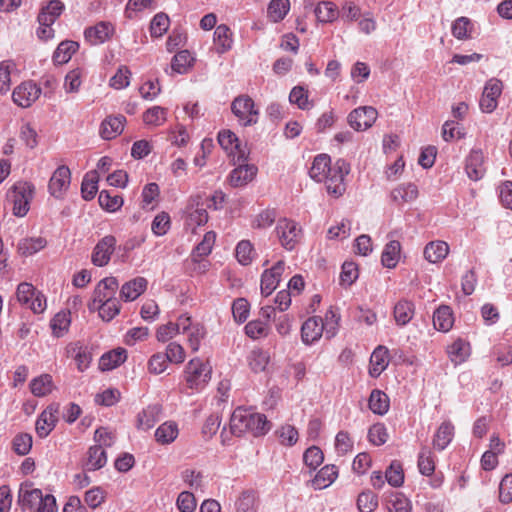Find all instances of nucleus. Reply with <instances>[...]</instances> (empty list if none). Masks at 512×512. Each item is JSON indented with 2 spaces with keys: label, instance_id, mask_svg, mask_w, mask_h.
<instances>
[{
  "label": "nucleus",
  "instance_id": "69168bd1",
  "mask_svg": "<svg viewBox=\"0 0 512 512\" xmlns=\"http://www.w3.org/2000/svg\"><path fill=\"white\" fill-rule=\"evenodd\" d=\"M357 507L360 512H374L378 507V496L370 490L358 495Z\"/></svg>",
  "mask_w": 512,
  "mask_h": 512
},
{
  "label": "nucleus",
  "instance_id": "4468645a",
  "mask_svg": "<svg viewBox=\"0 0 512 512\" xmlns=\"http://www.w3.org/2000/svg\"><path fill=\"white\" fill-rule=\"evenodd\" d=\"M116 243L117 240L112 235H106L101 238L93 249L91 255L92 263L98 267L106 266L115 250Z\"/></svg>",
  "mask_w": 512,
  "mask_h": 512
},
{
  "label": "nucleus",
  "instance_id": "ddd939ff",
  "mask_svg": "<svg viewBox=\"0 0 512 512\" xmlns=\"http://www.w3.org/2000/svg\"><path fill=\"white\" fill-rule=\"evenodd\" d=\"M59 404L48 405L38 416L35 430L40 438H46L55 428L58 422Z\"/></svg>",
  "mask_w": 512,
  "mask_h": 512
},
{
  "label": "nucleus",
  "instance_id": "603ef678",
  "mask_svg": "<svg viewBox=\"0 0 512 512\" xmlns=\"http://www.w3.org/2000/svg\"><path fill=\"white\" fill-rule=\"evenodd\" d=\"M99 176L97 171L87 173L81 184V195L84 200H92L98 191Z\"/></svg>",
  "mask_w": 512,
  "mask_h": 512
},
{
  "label": "nucleus",
  "instance_id": "412c9836",
  "mask_svg": "<svg viewBox=\"0 0 512 512\" xmlns=\"http://www.w3.org/2000/svg\"><path fill=\"white\" fill-rule=\"evenodd\" d=\"M234 168L228 177L232 187H243L251 182L257 174V167L252 164H241Z\"/></svg>",
  "mask_w": 512,
  "mask_h": 512
},
{
  "label": "nucleus",
  "instance_id": "f8f14e48",
  "mask_svg": "<svg viewBox=\"0 0 512 512\" xmlns=\"http://www.w3.org/2000/svg\"><path fill=\"white\" fill-rule=\"evenodd\" d=\"M41 95V88L32 81L19 84L12 93L13 102L22 108L30 107Z\"/></svg>",
  "mask_w": 512,
  "mask_h": 512
},
{
  "label": "nucleus",
  "instance_id": "6e6552de",
  "mask_svg": "<svg viewBox=\"0 0 512 512\" xmlns=\"http://www.w3.org/2000/svg\"><path fill=\"white\" fill-rule=\"evenodd\" d=\"M218 143L232 157L234 164L245 162L248 159L249 150L247 145L242 144L234 132L230 130L220 131Z\"/></svg>",
  "mask_w": 512,
  "mask_h": 512
},
{
  "label": "nucleus",
  "instance_id": "9d476101",
  "mask_svg": "<svg viewBox=\"0 0 512 512\" xmlns=\"http://www.w3.org/2000/svg\"><path fill=\"white\" fill-rule=\"evenodd\" d=\"M71 184V171L68 166L60 165L52 173L49 183L48 192L56 199H63Z\"/></svg>",
  "mask_w": 512,
  "mask_h": 512
},
{
  "label": "nucleus",
  "instance_id": "39448f33",
  "mask_svg": "<svg viewBox=\"0 0 512 512\" xmlns=\"http://www.w3.org/2000/svg\"><path fill=\"white\" fill-rule=\"evenodd\" d=\"M275 234L280 245L287 251L294 250L303 236L299 223L288 218H281L277 221Z\"/></svg>",
  "mask_w": 512,
  "mask_h": 512
},
{
  "label": "nucleus",
  "instance_id": "1a4fd4ad",
  "mask_svg": "<svg viewBox=\"0 0 512 512\" xmlns=\"http://www.w3.org/2000/svg\"><path fill=\"white\" fill-rule=\"evenodd\" d=\"M377 117L378 111L374 107L361 106L348 114L347 122L355 131H366L373 126Z\"/></svg>",
  "mask_w": 512,
  "mask_h": 512
},
{
  "label": "nucleus",
  "instance_id": "864d4df0",
  "mask_svg": "<svg viewBox=\"0 0 512 512\" xmlns=\"http://www.w3.org/2000/svg\"><path fill=\"white\" fill-rule=\"evenodd\" d=\"M64 10V4L60 0H51L41 10L38 15V20H42L46 23H54L57 18L62 14Z\"/></svg>",
  "mask_w": 512,
  "mask_h": 512
},
{
  "label": "nucleus",
  "instance_id": "20e7f679",
  "mask_svg": "<svg viewBox=\"0 0 512 512\" xmlns=\"http://www.w3.org/2000/svg\"><path fill=\"white\" fill-rule=\"evenodd\" d=\"M35 187L27 181L15 183L8 192V199L13 204V214L17 217L25 216L30 209Z\"/></svg>",
  "mask_w": 512,
  "mask_h": 512
},
{
  "label": "nucleus",
  "instance_id": "c9c22d12",
  "mask_svg": "<svg viewBox=\"0 0 512 512\" xmlns=\"http://www.w3.org/2000/svg\"><path fill=\"white\" fill-rule=\"evenodd\" d=\"M447 353L452 363L462 364L470 355V344L459 338L447 347Z\"/></svg>",
  "mask_w": 512,
  "mask_h": 512
},
{
  "label": "nucleus",
  "instance_id": "72a5a7b5",
  "mask_svg": "<svg viewBox=\"0 0 512 512\" xmlns=\"http://www.w3.org/2000/svg\"><path fill=\"white\" fill-rule=\"evenodd\" d=\"M125 117L122 115L108 117L100 128V135L103 139L110 140L121 134L124 129Z\"/></svg>",
  "mask_w": 512,
  "mask_h": 512
},
{
  "label": "nucleus",
  "instance_id": "bb28decb",
  "mask_svg": "<svg viewBox=\"0 0 512 512\" xmlns=\"http://www.w3.org/2000/svg\"><path fill=\"white\" fill-rule=\"evenodd\" d=\"M107 463L106 450L100 445L89 447L86 457L83 460V467L87 471H96L103 468Z\"/></svg>",
  "mask_w": 512,
  "mask_h": 512
},
{
  "label": "nucleus",
  "instance_id": "6e6d98bb",
  "mask_svg": "<svg viewBox=\"0 0 512 512\" xmlns=\"http://www.w3.org/2000/svg\"><path fill=\"white\" fill-rule=\"evenodd\" d=\"M71 324L70 312H58L50 321L52 333L56 337H62L69 329Z\"/></svg>",
  "mask_w": 512,
  "mask_h": 512
},
{
  "label": "nucleus",
  "instance_id": "423d86ee",
  "mask_svg": "<svg viewBox=\"0 0 512 512\" xmlns=\"http://www.w3.org/2000/svg\"><path fill=\"white\" fill-rule=\"evenodd\" d=\"M231 111L241 126L255 125L259 119V110L248 95H240L231 103Z\"/></svg>",
  "mask_w": 512,
  "mask_h": 512
},
{
  "label": "nucleus",
  "instance_id": "4d7b16f0",
  "mask_svg": "<svg viewBox=\"0 0 512 512\" xmlns=\"http://www.w3.org/2000/svg\"><path fill=\"white\" fill-rule=\"evenodd\" d=\"M385 479L392 487H400L404 483V472L400 461L393 460L385 471Z\"/></svg>",
  "mask_w": 512,
  "mask_h": 512
},
{
  "label": "nucleus",
  "instance_id": "e2e57ef3",
  "mask_svg": "<svg viewBox=\"0 0 512 512\" xmlns=\"http://www.w3.org/2000/svg\"><path fill=\"white\" fill-rule=\"evenodd\" d=\"M235 256L241 265H249L255 257L252 243L249 240H241L236 246Z\"/></svg>",
  "mask_w": 512,
  "mask_h": 512
},
{
  "label": "nucleus",
  "instance_id": "2eb2a0df",
  "mask_svg": "<svg viewBox=\"0 0 512 512\" xmlns=\"http://www.w3.org/2000/svg\"><path fill=\"white\" fill-rule=\"evenodd\" d=\"M285 269V262L279 260L270 269L264 270L261 275L260 290L261 294L268 297L277 288L281 276Z\"/></svg>",
  "mask_w": 512,
  "mask_h": 512
},
{
  "label": "nucleus",
  "instance_id": "cd10ccee",
  "mask_svg": "<svg viewBox=\"0 0 512 512\" xmlns=\"http://www.w3.org/2000/svg\"><path fill=\"white\" fill-rule=\"evenodd\" d=\"M148 281L144 277H136L123 284L120 290L121 298L126 301H134L147 289Z\"/></svg>",
  "mask_w": 512,
  "mask_h": 512
},
{
  "label": "nucleus",
  "instance_id": "f03ea898",
  "mask_svg": "<svg viewBox=\"0 0 512 512\" xmlns=\"http://www.w3.org/2000/svg\"><path fill=\"white\" fill-rule=\"evenodd\" d=\"M271 424L264 414L237 407L230 418V430L233 435L241 436L246 432L253 436H263L269 432Z\"/></svg>",
  "mask_w": 512,
  "mask_h": 512
},
{
  "label": "nucleus",
  "instance_id": "0e129e2a",
  "mask_svg": "<svg viewBox=\"0 0 512 512\" xmlns=\"http://www.w3.org/2000/svg\"><path fill=\"white\" fill-rule=\"evenodd\" d=\"M120 303L117 300V298H113L109 301L100 303L96 305V308H92L93 310L96 309L99 312V316L104 321H111L116 315L120 312Z\"/></svg>",
  "mask_w": 512,
  "mask_h": 512
},
{
  "label": "nucleus",
  "instance_id": "c756f323",
  "mask_svg": "<svg viewBox=\"0 0 512 512\" xmlns=\"http://www.w3.org/2000/svg\"><path fill=\"white\" fill-rule=\"evenodd\" d=\"M415 305L407 299L399 300L393 308V317L398 326H406L414 317Z\"/></svg>",
  "mask_w": 512,
  "mask_h": 512
},
{
  "label": "nucleus",
  "instance_id": "6ab92c4d",
  "mask_svg": "<svg viewBox=\"0 0 512 512\" xmlns=\"http://www.w3.org/2000/svg\"><path fill=\"white\" fill-rule=\"evenodd\" d=\"M465 170L472 181H478L485 175L484 154L480 149H473L466 158Z\"/></svg>",
  "mask_w": 512,
  "mask_h": 512
},
{
  "label": "nucleus",
  "instance_id": "b1692460",
  "mask_svg": "<svg viewBox=\"0 0 512 512\" xmlns=\"http://www.w3.org/2000/svg\"><path fill=\"white\" fill-rule=\"evenodd\" d=\"M455 434V427L450 420L443 421L437 428L432 444L437 451L445 450L452 442Z\"/></svg>",
  "mask_w": 512,
  "mask_h": 512
},
{
  "label": "nucleus",
  "instance_id": "052dcab7",
  "mask_svg": "<svg viewBox=\"0 0 512 512\" xmlns=\"http://www.w3.org/2000/svg\"><path fill=\"white\" fill-rule=\"evenodd\" d=\"M99 205L108 212H115L123 205V198L117 194L102 190L98 197Z\"/></svg>",
  "mask_w": 512,
  "mask_h": 512
},
{
  "label": "nucleus",
  "instance_id": "ea45409f",
  "mask_svg": "<svg viewBox=\"0 0 512 512\" xmlns=\"http://www.w3.org/2000/svg\"><path fill=\"white\" fill-rule=\"evenodd\" d=\"M257 499L254 489L243 490L235 501L236 512H257Z\"/></svg>",
  "mask_w": 512,
  "mask_h": 512
},
{
  "label": "nucleus",
  "instance_id": "5701e85b",
  "mask_svg": "<svg viewBox=\"0 0 512 512\" xmlns=\"http://www.w3.org/2000/svg\"><path fill=\"white\" fill-rule=\"evenodd\" d=\"M389 364V350L379 345L370 356L369 375L373 378L379 377Z\"/></svg>",
  "mask_w": 512,
  "mask_h": 512
},
{
  "label": "nucleus",
  "instance_id": "a878e982",
  "mask_svg": "<svg viewBox=\"0 0 512 512\" xmlns=\"http://www.w3.org/2000/svg\"><path fill=\"white\" fill-rule=\"evenodd\" d=\"M188 322L189 325H187L185 330H182V333L187 334V341L192 352H197L201 341L206 337L207 331L202 323L194 322L190 315H188Z\"/></svg>",
  "mask_w": 512,
  "mask_h": 512
},
{
  "label": "nucleus",
  "instance_id": "5fc2aeb1",
  "mask_svg": "<svg viewBox=\"0 0 512 512\" xmlns=\"http://www.w3.org/2000/svg\"><path fill=\"white\" fill-rule=\"evenodd\" d=\"M76 362L79 371L83 372L88 369L92 361L91 351L87 346L75 344L70 350Z\"/></svg>",
  "mask_w": 512,
  "mask_h": 512
},
{
  "label": "nucleus",
  "instance_id": "79ce46f5",
  "mask_svg": "<svg viewBox=\"0 0 512 512\" xmlns=\"http://www.w3.org/2000/svg\"><path fill=\"white\" fill-rule=\"evenodd\" d=\"M78 48L79 44L75 41H62L53 53L52 60L54 64L62 65L67 63Z\"/></svg>",
  "mask_w": 512,
  "mask_h": 512
},
{
  "label": "nucleus",
  "instance_id": "09e8293b",
  "mask_svg": "<svg viewBox=\"0 0 512 512\" xmlns=\"http://www.w3.org/2000/svg\"><path fill=\"white\" fill-rule=\"evenodd\" d=\"M290 10L289 0H272L267 8V17L273 23L282 21Z\"/></svg>",
  "mask_w": 512,
  "mask_h": 512
},
{
  "label": "nucleus",
  "instance_id": "37998d69",
  "mask_svg": "<svg viewBox=\"0 0 512 512\" xmlns=\"http://www.w3.org/2000/svg\"><path fill=\"white\" fill-rule=\"evenodd\" d=\"M389 397L381 390L374 389L371 391L368 406L369 409L377 415H384L389 410Z\"/></svg>",
  "mask_w": 512,
  "mask_h": 512
},
{
  "label": "nucleus",
  "instance_id": "f704fd0d",
  "mask_svg": "<svg viewBox=\"0 0 512 512\" xmlns=\"http://www.w3.org/2000/svg\"><path fill=\"white\" fill-rule=\"evenodd\" d=\"M449 253V246L444 241L429 242L424 248V258L433 264L442 262Z\"/></svg>",
  "mask_w": 512,
  "mask_h": 512
},
{
  "label": "nucleus",
  "instance_id": "680f3d73",
  "mask_svg": "<svg viewBox=\"0 0 512 512\" xmlns=\"http://www.w3.org/2000/svg\"><path fill=\"white\" fill-rule=\"evenodd\" d=\"M340 315L332 307L327 310L323 319L324 335L327 339L336 336L339 329Z\"/></svg>",
  "mask_w": 512,
  "mask_h": 512
},
{
  "label": "nucleus",
  "instance_id": "f257e3e1",
  "mask_svg": "<svg viewBox=\"0 0 512 512\" xmlns=\"http://www.w3.org/2000/svg\"><path fill=\"white\" fill-rule=\"evenodd\" d=\"M350 172V164L338 159L332 164L328 154H318L309 169V176L318 183H325L327 193L334 198L341 197L346 191L345 177Z\"/></svg>",
  "mask_w": 512,
  "mask_h": 512
},
{
  "label": "nucleus",
  "instance_id": "c85d7f7f",
  "mask_svg": "<svg viewBox=\"0 0 512 512\" xmlns=\"http://www.w3.org/2000/svg\"><path fill=\"white\" fill-rule=\"evenodd\" d=\"M162 407L159 404L149 405L137 415V428L149 430L159 421Z\"/></svg>",
  "mask_w": 512,
  "mask_h": 512
},
{
  "label": "nucleus",
  "instance_id": "aec40b11",
  "mask_svg": "<svg viewBox=\"0 0 512 512\" xmlns=\"http://www.w3.org/2000/svg\"><path fill=\"white\" fill-rule=\"evenodd\" d=\"M43 496L42 490L38 488H32L31 485H21L18 493V502L23 511L35 512L39 503H41V497Z\"/></svg>",
  "mask_w": 512,
  "mask_h": 512
},
{
  "label": "nucleus",
  "instance_id": "4be33fe9",
  "mask_svg": "<svg viewBox=\"0 0 512 512\" xmlns=\"http://www.w3.org/2000/svg\"><path fill=\"white\" fill-rule=\"evenodd\" d=\"M114 28L108 22H99L95 26L85 29L84 36L91 45H99L110 39Z\"/></svg>",
  "mask_w": 512,
  "mask_h": 512
},
{
  "label": "nucleus",
  "instance_id": "393cba45",
  "mask_svg": "<svg viewBox=\"0 0 512 512\" xmlns=\"http://www.w3.org/2000/svg\"><path fill=\"white\" fill-rule=\"evenodd\" d=\"M187 219L186 225L191 227L192 232H195V229L199 226H202L208 221V212L203 205H199V203L191 199L187 208Z\"/></svg>",
  "mask_w": 512,
  "mask_h": 512
},
{
  "label": "nucleus",
  "instance_id": "7ed1b4c3",
  "mask_svg": "<svg viewBox=\"0 0 512 512\" xmlns=\"http://www.w3.org/2000/svg\"><path fill=\"white\" fill-rule=\"evenodd\" d=\"M211 366L200 358L191 359L184 370L186 387L192 391H201L211 378Z\"/></svg>",
  "mask_w": 512,
  "mask_h": 512
},
{
  "label": "nucleus",
  "instance_id": "4c0bfd02",
  "mask_svg": "<svg viewBox=\"0 0 512 512\" xmlns=\"http://www.w3.org/2000/svg\"><path fill=\"white\" fill-rule=\"evenodd\" d=\"M401 244L397 240H390L384 247L381 255V263L384 267L395 268L399 262Z\"/></svg>",
  "mask_w": 512,
  "mask_h": 512
},
{
  "label": "nucleus",
  "instance_id": "0eeeda50",
  "mask_svg": "<svg viewBox=\"0 0 512 512\" xmlns=\"http://www.w3.org/2000/svg\"><path fill=\"white\" fill-rule=\"evenodd\" d=\"M16 298L18 302L29 308L33 313H43L47 308L46 297L28 282H22L17 286Z\"/></svg>",
  "mask_w": 512,
  "mask_h": 512
},
{
  "label": "nucleus",
  "instance_id": "3c124183",
  "mask_svg": "<svg viewBox=\"0 0 512 512\" xmlns=\"http://www.w3.org/2000/svg\"><path fill=\"white\" fill-rule=\"evenodd\" d=\"M248 364L255 373L263 372L270 361V355L262 349H254L248 355Z\"/></svg>",
  "mask_w": 512,
  "mask_h": 512
},
{
  "label": "nucleus",
  "instance_id": "774afa93",
  "mask_svg": "<svg viewBox=\"0 0 512 512\" xmlns=\"http://www.w3.org/2000/svg\"><path fill=\"white\" fill-rule=\"evenodd\" d=\"M324 454L322 450L317 446H311L307 448L303 454L304 464L314 471L323 463Z\"/></svg>",
  "mask_w": 512,
  "mask_h": 512
},
{
  "label": "nucleus",
  "instance_id": "f3484780",
  "mask_svg": "<svg viewBox=\"0 0 512 512\" xmlns=\"http://www.w3.org/2000/svg\"><path fill=\"white\" fill-rule=\"evenodd\" d=\"M118 289V280L115 277H106L102 279L94 290V297L90 308H96V305L115 298Z\"/></svg>",
  "mask_w": 512,
  "mask_h": 512
},
{
  "label": "nucleus",
  "instance_id": "9b49d317",
  "mask_svg": "<svg viewBox=\"0 0 512 512\" xmlns=\"http://www.w3.org/2000/svg\"><path fill=\"white\" fill-rule=\"evenodd\" d=\"M502 90L503 84L500 80L492 78L486 82L479 101V107L483 113H492L497 108Z\"/></svg>",
  "mask_w": 512,
  "mask_h": 512
},
{
  "label": "nucleus",
  "instance_id": "338daca9",
  "mask_svg": "<svg viewBox=\"0 0 512 512\" xmlns=\"http://www.w3.org/2000/svg\"><path fill=\"white\" fill-rule=\"evenodd\" d=\"M193 58L189 51L181 50L177 52L171 62V68L178 74H184L192 65Z\"/></svg>",
  "mask_w": 512,
  "mask_h": 512
},
{
  "label": "nucleus",
  "instance_id": "473e14b6",
  "mask_svg": "<svg viewBox=\"0 0 512 512\" xmlns=\"http://www.w3.org/2000/svg\"><path fill=\"white\" fill-rule=\"evenodd\" d=\"M213 41L215 50L218 54H223L229 51L233 44L230 28L225 24L218 25L214 31Z\"/></svg>",
  "mask_w": 512,
  "mask_h": 512
},
{
  "label": "nucleus",
  "instance_id": "a19ab883",
  "mask_svg": "<svg viewBox=\"0 0 512 512\" xmlns=\"http://www.w3.org/2000/svg\"><path fill=\"white\" fill-rule=\"evenodd\" d=\"M454 323L453 313L449 306H440L433 315V325L438 331L448 332Z\"/></svg>",
  "mask_w": 512,
  "mask_h": 512
},
{
  "label": "nucleus",
  "instance_id": "13d9d810",
  "mask_svg": "<svg viewBox=\"0 0 512 512\" xmlns=\"http://www.w3.org/2000/svg\"><path fill=\"white\" fill-rule=\"evenodd\" d=\"M167 119V110L161 106H153L143 114V121L148 126H161Z\"/></svg>",
  "mask_w": 512,
  "mask_h": 512
},
{
  "label": "nucleus",
  "instance_id": "c03bdc74",
  "mask_svg": "<svg viewBox=\"0 0 512 512\" xmlns=\"http://www.w3.org/2000/svg\"><path fill=\"white\" fill-rule=\"evenodd\" d=\"M29 386L31 393L36 397H44L54 389L52 376L49 374H42L32 379Z\"/></svg>",
  "mask_w": 512,
  "mask_h": 512
},
{
  "label": "nucleus",
  "instance_id": "8fccbe9b",
  "mask_svg": "<svg viewBox=\"0 0 512 512\" xmlns=\"http://www.w3.org/2000/svg\"><path fill=\"white\" fill-rule=\"evenodd\" d=\"M419 472L424 476H431L435 471V456L427 447H422L417 460Z\"/></svg>",
  "mask_w": 512,
  "mask_h": 512
},
{
  "label": "nucleus",
  "instance_id": "e433bc0d",
  "mask_svg": "<svg viewBox=\"0 0 512 512\" xmlns=\"http://www.w3.org/2000/svg\"><path fill=\"white\" fill-rule=\"evenodd\" d=\"M47 246V240L44 237H27L18 242V252L22 256H32L43 250Z\"/></svg>",
  "mask_w": 512,
  "mask_h": 512
},
{
  "label": "nucleus",
  "instance_id": "a211bd4d",
  "mask_svg": "<svg viewBox=\"0 0 512 512\" xmlns=\"http://www.w3.org/2000/svg\"><path fill=\"white\" fill-rule=\"evenodd\" d=\"M187 325H189L188 314H181L177 317L176 322H168L159 326L156 331V339L159 342H167L182 333V330H185Z\"/></svg>",
  "mask_w": 512,
  "mask_h": 512
},
{
  "label": "nucleus",
  "instance_id": "bf43d9fd",
  "mask_svg": "<svg viewBox=\"0 0 512 512\" xmlns=\"http://www.w3.org/2000/svg\"><path fill=\"white\" fill-rule=\"evenodd\" d=\"M389 512H412V503L408 497L401 492H394L388 501Z\"/></svg>",
  "mask_w": 512,
  "mask_h": 512
},
{
  "label": "nucleus",
  "instance_id": "a18cd8bd",
  "mask_svg": "<svg viewBox=\"0 0 512 512\" xmlns=\"http://www.w3.org/2000/svg\"><path fill=\"white\" fill-rule=\"evenodd\" d=\"M215 241L216 233L214 231L206 232L202 241L193 249L192 260L199 262L202 258L207 257L211 253Z\"/></svg>",
  "mask_w": 512,
  "mask_h": 512
},
{
  "label": "nucleus",
  "instance_id": "49530a36",
  "mask_svg": "<svg viewBox=\"0 0 512 512\" xmlns=\"http://www.w3.org/2000/svg\"><path fill=\"white\" fill-rule=\"evenodd\" d=\"M418 196L417 186L413 183L401 184L391 192V198L394 202L401 204L411 202Z\"/></svg>",
  "mask_w": 512,
  "mask_h": 512
},
{
  "label": "nucleus",
  "instance_id": "7c9ffc66",
  "mask_svg": "<svg viewBox=\"0 0 512 512\" xmlns=\"http://www.w3.org/2000/svg\"><path fill=\"white\" fill-rule=\"evenodd\" d=\"M127 359V351L124 348H116L104 353L99 359V368L101 371H110Z\"/></svg>",
  "mask_w": 512,
  "mask_h": 512
},
{
  "label": "nucleus",
  "instance_id": "2f4dec72",
  "mask_svg": "<svg viewBox=\"0 0 512 512\" xmlns=\"http://www.w3.org/2000/svg\"><path fill=\"white\" fill-rule=\"evenodd\" d=\"M179 435V427L175 421L168 420L163 422L155 430V440L161 445H169L173 443Z\"/></svg>",
  "mask_w": 512,
  "mask_h": 512
},
{
  "label": "nucleus",
  "instance_id": "de8ad7c7",
  "mask_svg": "<svg viewBox=\"0 0 512 512\" xmlns=\"http://www.w3.org/2000/svg\"><path fill=\"white\" fill-rule=\"evenodd\" d=\"M316 18L321 23H332L339 16L336 5L330 1L319 2L314 10Z\"/></svg>",
  "mask_w": 512,
  "mask_h": 512
},
{
  "label": "nucleus",
  "instance_id": "58836bf2",
  "mask_svg": "<svg viewBox=\"0 0 512 512\" xmlns=\"http://www.w3.org/2000/svg\"><path fill=\"white\" fill-rule=\"evenodd\" d=\"M338 476V470L335 465H325L322 467L312 480L315 489H324L330 486Z\"/></svg>",
  "mask_w": 512,
  "mask_h": 512
},
{
  "label": "nucleus",
  "instance_id": "dca6fc26",
  "mask_svg": "<svg viewBox=\"0 0 512 512\" xmlns=\"http://www.w3.org/2000/svg\"><path fill=\"white\" fill-rule=\"evenodd\" d=\"M324 334L323 318L318 316L309 317L301 326V340L311 346L318 342Z\"/></svg>",
  "mask_w": 512,
  "mask_h": 512
}]
</instances>
